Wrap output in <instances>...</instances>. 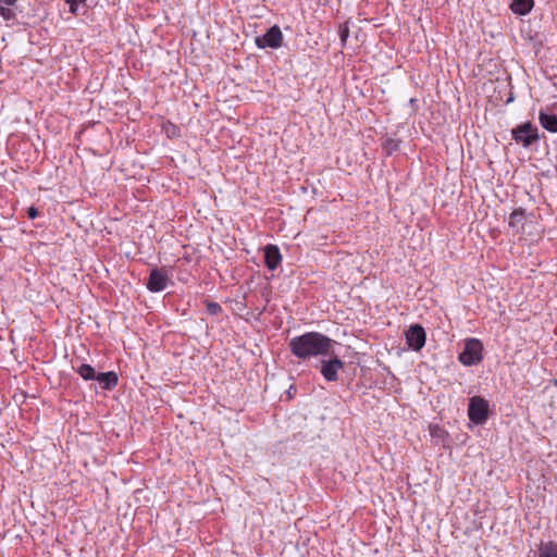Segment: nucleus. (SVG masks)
Listing matches in <instances>:
<instances>
[{
	"instance_id": "1",
	"label": "nucleus",
	"mask_w": 557,
	"mask_h": 557,
	"mask_svg": "<svg viewBox=\"0 0 557 557\" xmlns=\"http://www.w3.org/2000/svg\"><path fill=\"white\" fill-rule=\"evenodd\" d=\"M336 342L320 332H307L289 339L288 348L293 356L302 361L325 358L331 355Z\"/></svg>"
},
{
	"instance_id": "2",
	"label": "nucleus",
	"mask_w": 557,
	"mask_h": 557,
	"mask_svg": "<svg viewBox=\"0 0 557 557\" xmlns=\"http://www.w3.org/2000/svg\"><path fill=\"white\" fill-rule=\"evenodd\" d=\"M483 344L478 338H468L458 360L466 367L479 364L483 360Z\"/></svg>"
},
{
	"instance_id": "3",
	"label": "nucleus",
	"mask_w": 557,
	"mask_h": 557,
	"mask_svg": "<svg viewBox=\"0 0 557 557\" xmlns=\"http://www.w3.org/2000/svg\"><path fill=\"white\" fill-rule=\"evenodd\" d=\"M512 139L524 148L539 141V128L531 122H524L511 129Z\"/></svg>"
},
{
	"instance_id": "4",
	"label": "nucleus",
	"mask_w": 557,
	"mask_h": 557,
	"mask_svg": "<svg viewBox=\"0 0 557 557\" xmlns=\"http://www.w3.org/2000/svg\"><path fill=\"white\" fill-rule=\"evenodd\" d=\"M488 401L481 396H473L469 399L468 417L476 425L484 424L488 419Z\"/></svg>"
},
{
	"instance_id": "5",
	"label": "nucleus",
	"mask_w": 557,
	"mask_h": 557,
	"mask_svg": "<svg viewBox=\"0 0 557 557\" xmlns=\"http://www.w3.org/2000/svg\"><path fill=\"white\" fill-rule=\"evenodd\" d=\"M172 283L168 271L164 268H153L147 278V289L151 293H160Z\"/></svg>"
},
{
	"instance_id": "6",
	"label": "nucleus",
	"mask_w": 557,
	"mask_h": 557,
	"mask_svg": "<svg viewBox=\"0 0 557 557\" xmlns=\"http://www.w3.org/2000/svg\"><path fill=\"white\" fill-rule=\"evenodd\" d=\"M327 357L321 360L320 372L327 382H335L338 380V371L344 368V361L333 350Z\"/></svg>"
},
{
	"instance_id": "7",
	"label": "nucleus",
	"mask_w": 557,
	"mask_h": 557,
	"mask_svg": "<svg viewBox=\"0 0 557 557\" xmlns=\"http://www.w3.org/2000/svg\"><path fill=\"white\" fill-rule=\"evenodd\" d=\"M255 44L258 48L277 49L283 45V34L277 25L270 27L262 36H257Z\"/></svg>"
},
{
	"instance_id": "8",
	"label": "nucleus",
	"mask_w": 557,
	"mask_h": 557,
	"mask_svg": "<svg viewBox=\"0 0 557 557\" xmlns=\"http://www.w3.org/2000/svg\"><path fill=\"white\" fill-rule=\"evenodd\" d=\"M406 344L414 351H420L426 342V333L421 324H412L405 333Z\"/></svg>"
},
{
	"instance_id": "9",
	"label": "nucleus",
	"mask_w": 557,
	"mask_h": 557,
	"mask_svg": "<svg viewBox=\"0 0 557 557\" xmlns=\"http://www.w3.org/2000/svg\"><path fill=\"white\" fill-rule=\"evenodd\" d=\"M525 222V210L523 208H516L509 215L508 226L512 230L513 235H520L524 233Z\"/></svg>"
},
{
	"instance_id": "10",
	"label": "nucleus",
	"mask_w": 557,
	"mask_h": 557,
	"mask_svg": "<svg viewBox=\"0 0 557 557\" xmlns=\"http://www.w3.org/2000/svg\"><path fill=\"white\" fill-rule=\"evenodd\" d=\"M264 263L269 270H275L282 262V255L276 245L269 244L263 249Z\"/></svg>"
},
{
	"instance_id": "11",
	"label": "nucleus",
	"mask_w": 557,
	"mask_h": 557,
	"mask_svg": "<svg viewBox=\"0 0 557 557\" xmlns=\"http://www.w3.org/2000/svg\"><path fill=\"white\" fill-rule=\"evenodd\" d=\"M100 387L104 391H112L119 383V376L116 372H100L97 373L96 380Z\"/></svg>"
},
{
	"instance_id": "12",
	"label": "nucleus",
	"mask_w": 557,
	"mask_h": 557,
	"mask_svg": "<svg viewBox=\"0 0 557 557\" xmlns=\"http://www.w3.org/2000/svg\"><path fill=\"white\" fill-rule=\"evenodd\" d=\"M541 125L550 133H557V112L542 110L539 114Z\"/></svg>"
},
{
	"instance_id": "13",
	"label": "nucleus",
	"mask_w": 557,
	"mask_h": 557,
	"mask_svg": "<svg viewBox=\"0 0 557 557\" xmlns=\"http://www.w3.org/2000/svg\"><path fill=\"white\" fill-rule=\"evenodd\" d=\"M534 7V0H512L510 10L518 15H525L531 12Z\"/></svg>"
},
{
	"instance_id": "14",
	"label": "nucleus",
	"mask_w": 557,
	"mask_h": 557,
	"mask_svg": "<svg viewBox=\"0 0 557 557\" xmlns=\"http://www.w3.org/2000/svg\"><path fill=\"white\" fill-rule=\"evenodd\" d=\"M17 1L18 0H0V15L4 21L9 22L16 20V13L11 7H13Z\"/></svg>"
},
{
	"instance_id": "15",
	"label": "nucleus",
	"mask_w": 557,
	"mask_h": 557,
	"mask_svg": "<svg viewBox=\"0 0 557 557\" xmlns=\"http://www.w3.org/2000/svg\"><path fill=\"white\" fill-rule=\"evenodd\" d=\"M76 373L85 381L96 380L97 372L95 368L88 363H82L75 369Z\"/></svg>"
},
{
	"instance_id": "16",
	"label": "nucleus",
	"mask_w": 557,
	"mask_h": 557,
	"mask_svg": "<svg viewBox=\"0 0 557 557\" xmlns=\"http://www.w3.org/2000/svg\"><path fill=\"white\" fill-rule=\"evenodd\" d=\"M539 557H557V544L554 542L542 544L539 549Z\"/></svg>"
},
{
	"instance_id": "17",
	"label": "nucleus",
	"mask_w": 557,
	"mask_h": 557,
	"mask_svg": "<svg viewBox=\"0 0 557 557\" xmlns=\"http://www.w3.org/2000/svg\"><path fill=\"white\" fill-rule=\"evenodd\" d=\"M430 434L433 438H437L444 442V440L448 436V433L441 428L440 425H431Z\"/></svg>"
},
{
	"instance_id": "18",
	"label": "nucleus",
	"mask_w": 557,
	"mask_h": 557,
	"mask_svg": "<svg viewBox=\"0 0 557 557\" xmlns=\"http://www.w3.org/2000/svg\"><path fill=\"white\" fill-rule=\"evenodd\" d=\"M205 304L208 313L211 315H218L223 311L221 305L218 302L206 300Z\"/></svg>"
},
{
	"instance_id": "19",
	"label": "nucleus",
	"mask_w": 557,
	"mask_h": 557,
	"mask_svg": "<svg viewBox=\"0 0 557 557\" xmlns=\"http://www.w3.org/2000/svg\"><path fill=\"white\" fill-rule=\"evenodd\" d=\"M383 148L386 150L387 154H392L394 151L398 150L399 141L396 139L387 138L383 144Z\"/></svg>"
},
{
	"instance_id": "20",
	"label": "nucleus",
	"mask_w": 557,
	"mask_h": 557,
	"mask_svg": "<svg viewBox=\"0 0 557 557\" xmlns=\"http://www.w3.org/2000/svg\"><path fill=\"white\" fill-rule=\"evenodd\" d=\"M87 0H65V2L69 4L70 12L74 15H77L78 13V5L84 4Z\"/></svg>"
},
{
	"instance_id": "21",
	"label": "nucleus",
	"mask_w": 557,
	"mask_h": 557,
	"mask_svg": "<svg viewBox=\"0 0 557 557\" xmlns=\"http://www.w3.org/2000/svg\"><path fill=\"white\" fill-rule=\"evenodd\" d=\"M348 37H349V28H348L347 24L341 25L339 26V38H341L342 46L346 45Z\"/></svg>"
},
{
	"instance_id": "22",
	"label": "nucleus",
	"mask_w": 557,
	"mask_h": 557,
	"mask_svg": "<svg viewBox=\"0 0 557 557\" xmlns=\"http://www.w3.org/2000/svg\"><path fill=\"white\" fill-rule=\"evenodd\" d=\"M28 219L34 220L39 215V211L35 207H29L26 211Z\"/></svg>"
},
{
	"instance_id": "23",
	"label": "nucleus",
	"mask_w": 557,
	"mask_h": 557,
	"mask_svg": "<svg viewBox=\"0 0 557 557\" xmlns=\"http://www.w3.org/2000/svg\"><path fill=\"white\" fill-rule=\"evenodd\" d=\"M165 132L169 137L175 136L177 133V127L174 124L169 123V126L165 127Z\"/></svg>"
},
{
	"instance_id": "24",
	"label": "nucleus",
	"mask_w": 557,
	"mask_h": 557,
	"mask_svg": "<svg viewBox=\"0 0 557 557\" xmlns=\"http://www.w3.org/2000/svg\"><path fill=\"white\" fill-rule=\"evenodd\" d=\"M410 103L414 104L416 103V99H410Z\"/></svg>"
}]
</instances>
